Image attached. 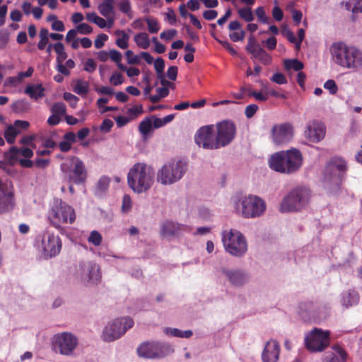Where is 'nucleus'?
I'll return each mask as SVG.
<instances>
[{"label":"nucleus","instance_id":"obj_61","mask_svg":"<svg viewBox=\"0 0 362 362\" xmlns=\"http://www.w3.org/2000/svg\"><path fill=\"white\" fill-rule=\"evenodd\" d=\"M112 127V121L110 119H105L100 127V130L103 132L107 133L111 130Z\"/></svg>","mask_w":362,"mask_h":362},{"label":"nucleus","instance_id":"obj_15","mask_svg":"<svg viewBox=\"0 0 362 362\" xmlns=\"http://www.w3.org/2000/svg\"><path fill=\"white\" fill-rule=\"evenodd\" d=\"M293 136L294 129L291 123L276 124L272 127V141L277 146H282L290 143Z\"/></svg>","mask_w":362,"mask_h":362},{"label":"nucleus","instance_id":"obj_17","mask_svg":"<svg viewBox=\"0 0 362 362\" xmlns=\"http://www.w3.org/2000/svg\"><path fill=\"white\" fill-rule=\"evenodd\" d=\"M62 249L60 238L54 233H46L41 240L39 250L45 259H49L59 254Z\"/></svg>","mask_w":362,"mask_h":362},{"label":"nucleus","instance_id":"obj_32","mask_svg":"<svg viewBox=\"0 0 362 362\" xmlns=\"http://www.w3.org/2000/svg\"><path fill=\"white\" fill-rule=\"evenodd\" d=\"M64 140L59 142V149L63 152H67L71 149L72 144L76 141V134L72 132H68L64 135Z\"/></svg>","mask_w":362,"mask_h":362},{"label":"nucleus","instance_id":"obj_25","mask_svg":"<svg viewBox=\"0 0 362 362\" xmlns=\"http://www.w3.org/2000/svg\"><path fill=\"white\" fill-rule=\"evenodd\" d=\"M33 156V150L29 148H21L13 146L6 153V158L10 162H14L23 156L26 158H30Z\"/></svg>","mask_w":362,"mask_h":362},{"label":"nucleus","instance_id":"obj_43","mask_svg":"<svg viewBox=\"0 0 362 362\" xmlns=\"http://www.w3.org/2000/svg\"><path fill=\"white\" fill-rule=\"evenodd\" d=\"M110 58L117 64V66L119 69H125V66L121 63L122 55L119 51L116 49H111L110 51Z\"/></svg>","mask_w":362,"mask_h":362},{"label":"nucleus","instance_id":"obj_45","mask_svg":"<svg viewBox=\"0 0 362 362\" xmlns=\"http://www.w3.org/2000/svg\"><path fill=\"white\" fill-rule=\"evenodd\" d=\"M133 203L129 195L125 194L122 198L121 211L123 214L129 213L132 209Z\"/></svg>","mask_w":362,"mask_h":362},{"label":"nucleus","instance_id":"obj_59","mask_svg":"<svg viewBox=\"0 0 362 362\" xmlns=\"http://www.w3.org/2000/svg\"><path fill=\"white\" fill-rule=\"evenodd\" d=\"M271 81L279 84H286L287 83V79L286 76L281 73H276L271 77Z\"/></svg>","mask_w":362,"mask_h":362},{"label":"nucleus","instance_id":"obj_52","mask_svg":"<svg viewBox=\"0 0 362 362\" xmlns=\"http://www.w3.org/2000/svg\"><path fill=\"white\" fill-rule=\"evenodd\" d=\"M125 56L129 64H139L140 63L141 56L135 55L133 51L130 49L126 51Z\"/></svg>","mask_w":362,"mask_h":362},{"label":"nucleus","instance_id":"obj_51","mask_svg":"<svg viewBox=\"0 0 362 362\" xmlns=\"http://www.w3.org/2000/svg\"><path fill=\"white\" fill-rule=\"evenodd\" d=\"M143 112V107L141 105H134L130 107L127 111L132 120L136 119L139 115L142 114Z\"/></svg>","mask_w":362,"mask_h":362},{"label":"nucleus","instance_id":"obj_37","mask_svg":"<svg viewBox=\"0 0 362 362\" xmlns=\"http://www.w3.org/2000/svg\"><path fill=\"white\" fill-rule=\"evenodd\" d=\"M150 117L143 119L139 125V131L144 138H146L153 130V124Z\"/></svg>","mask_w":362,"mask_h":362},{"label":"nucleus","instance_id":"obj_12","mask_svg":"<svg viewBox=\"0 0 362 362\" xmlns=\"http://www.w3.org/2000/svg\"><path fill=\"white\" fill-rule=\"evenodd\" d=\"M305 345L311 352H322L330 344V332L314 328L305 334Z\"/></svg>","mask_w":362,"mask_h":362},{"label":"nucleus","instance_id":"obj_62","mask_svg":"<svg viewBox=\"0 0 362 362\" xmlns=\"http://www.w3.org/2000/svg\"><path fill=\"white\" fill-rule=\"evenodd\" d=\"M324 88L328 90L331 94H335L337 92V86L334 80H328L324 84Z\"/></svg>","mask_w":362,"mask_h":362},{"label":"nucleus","instance_id":"obj_44","mask_svg":"<svg viewBox=\"0 0 362 362\" xmlns=\"http://www.w3.org/2000/svg\"><path fill=\"white\" fill-rule=\"evenodd\" d=\"M110 178L107 176H102L98 181L96 189L98 192L106 191L110 185Z\"/></svg>","mask_w":362,"mask_h":362},{"label":"nucleus","instance_id":"obj_3","mask_svg":"<svg viewBox=\"0 0 362 362\" xmlns=\"http://www.w3.org/2000/svg\"><path fill=\"white\" fill-rule=\"evenodd\" d=\"M232 204L235 213L245 218L261 217L267 209L265 201L254 194L236 195L232 198Z\"/></svg>","mask_w":362,"mask_h":362},{"label":"nucleus","instance_id":"obj_63","mask_svg":"<svg viewBox=\"0 0 362 362\" xmlns=\"http://www.w3.org/2000/svg\"><path fill=\"white\" fill-rule=\"evenodd\" d=\"M165 63L162 58H157L154 61V68L158 75L162 74L164 70Z\"/></svg>","mask_w":362,"mask_h":362},{"label":"nucleus","instance_id":"obj_57","mask_svg":"<svg viewBox=\"0 0 362 362\" xmlns=\"http://www.w3.org/2000/svg\"><path fill=\"white\" fill-rule=\"evenodd\" d=\"M245 37L243 30H236L229 34V37L233 42L243 41Z\"/></svg>","mask_w":362,"mask_h":362},{"label":"nucleus","instance_id":"obj_55","mask_svg":"<svg viewBox=\"0 0 362 362\" xmlns=\"http://www.w3.org/2000/svg\"><path fill=\"white\" fill-rule=\"evenodd\" d=\"M64 99L67 101L73 108L76 107L78 102V98L71 93L66 92L63 95Z\"/></svg>","mask_w":362,"mask_h":362},{"label":"nucleus","instance_id":"obj_18","mask_svg":"<svg viewBox=\"0 0 362 362\" xmlns=\"http://www.w3.org/2000/svg\"><path fill=\"white\" fill-rule=\"evenodd\" d=\"M214 128L218 148L228 146L235 139L236 127L233 122L222 121L218 122Z\"/></svg>","mask_w":362,"mask_h":362},{"label":"nucleus","instance_id":"obj_42","mask_svg":"<svg viewBox=\"0 0 362 362\" xmlns=\"http://www.w3.org/2000/svg\"><path fill=\"white\" fill-rule=\"evenodd\" d=\"M284 65L286 69H293L299 71L303 69V64L298 59H286L284 60Z\"/></svg>","mask_w":362,"mask_h":362},{"label":"nucleus","instance_id":"obj_19","mask_svg":"<svg viewBox=\"0 0 362 362\" xmlns=\"http://www.w3.org/2000/svg\"><path fill=\"white\" fill-rule=\"evenodd\" d=\"M219 272L228 282L234 287H242L250 280V274L243 269L222 267Z\"/></svg>","mask_w":362,"mask_h":362},{"label":"nucleus","instance_id":"obj_40","mask_svg":"<svg viewBox=\"0 0 362 362\" xmlns=\"http://www.w3.org/2000/svg\"><path fill=\"white\" fill-rule=\"evenodd\" d=\"M54 49L56 52L57 56V64H63L67 57V54L64 51V46L61 42H57L54 45Z\"/></svg>","mask_w":362,"mask_h":362},{"label":"nucleus","instance_id":"obj_56","mask_svg":"<svg viewBox=\"0 0 362 362\" xmlns=\"http://www.w3.org/2000/svg\"><path fill=\"white\" fill-rule=\"evenodd\" d=\"M76 29L77 32L81 35H88L93 32L92 27L85 23L78 24Z\"/></svg>","mask_w":362,"mask_h":362},{"label":"nucleus","instance_id":"obj_38","mask_svg":"<svg viewBox=\"0 0 362 362\" xmlns=\"http://www.w3.org/2000/svg\"><path fill=\"white\" fill-rule=\"evenodd\" d=\"M86 18L87 21L96 24L100 28H105L107 27L106 21L94 12L87 13L86 14Z\"/></svg>","mask_w":362,"mask_h":362},{"label":"nucleus","instance_id":"obj_48","mask_svg":"<svg viewBox=\"0 0 362 362\" xmlns=\"http://www.w3.org/2000/svg\"><path fill=\"white\" fill-rule=\"evenodd\" d=\"M144 21L148 25V30L151 33H156L160 30V27L158 22L152 18H146Z\"/></svg>","mask_w":362,"mask_h":362},{"label":"nucleus","instance_id":"obj_16","mask_svg":"<svg viewBox=\"0 0 362 362\" xmlns=\"http://www.w3.org/2000/svg\"><path fill=\"white\" fill-rule=\"evenodd\" d=\"M196 144L204 149L215 150L218 148L214 125L200 127L194 136Z\"/></svg>","mask_w":362,"mask_h":362},{"label":"nucleus","instance_id":"obj_64","mask_svg":"<svg viewBox=\"0 0 362 362\" xmlns=\"http://www.w3.org/2000/svg\"><path fill=\"white\" fill-rule=\"evenodd\" d=\"M272 16L274 19L278 22L282 21L284 18V13L282 10L278 6H275L272 9Z\"/></svg>","mask_w":362,"mask_h":362},{"label":"nucleus","instance_id":"obj_60","mask_svg":"<svg viewBox=\"0 0 362 362\" xmlns=\"http://www.w3.org/2000/svg\"><path fill=\"white\" fill-rule=\"evenodd\" d=\"M108 40V36L106 34L102 33L98 35L95 40L94 45L97 49L103 47L105 45V42Z\"/></svg>","mask_w":362,"mask_h":362},{"label":"nucleus","instance_id":"obj_31","mask_svg":"<svg viewBox=\"0 0 362 362\" xmlns=\"http://www.w3.org/2000/svg\"><path fill=\"white\" fill-rule=\"evenodd\" d=\"M341 5L353 14L362 13V0H346Z\"/></svg>","mask_w":362,"mask_h":362},{"label":"nucleus","instance_id":"obj_49","mask_svg":"<svg viewBox=\"0 0 362 362\" xmlns=\"http://www.w3.org/2000/svg\"><path fill=\"white\" fill-rule=\"evenodd\" d=\"M102 235L97 230L91 231L88 238V241L95 246H99L102 243Z\"/></svg>","mask_w":362,"mask_h":362},{"label":"nucleus","instance_id":"obj_23","mask_svg":"<svg viewBox=\"0 0 362 362\" xmlns=\"http://www.w3.org/2000/svg\"><path fill=\"white\" fill-rule=\"evenodd\" d=\"M186 230L185 226L172 221H165L160 226V234L164 238L178 235Z\"/></svg>","mask_w":362,"mask_h":362},{"label":"nucleus","instance_id":"obj_41","mask_svg":"<svg viewBox=\"0 0 362 362\" xmlns=\"http://www.w3.org/2000/svg\"><path fill=\"white\" fill-rule=\"evenodd\" d=\"M239 17L245 22L250 23L254 21L255 16L250 7H243L238 9Z\"/></svg>","mask_w":362,"mask_h":362},{"label":"nucleus","instance_id":"obj_35","mask_svg":"<svg viewBox=\"0 0 362 362\" xmlns=\"http://www.w3.org/2000/svg\"><path fill=\"white\" fill-rule=\"evenodd\" d=\"M334 352L329 354L324 362H343L346 358V353L340 347H335Z\"/></svg>","mask_w":362,"mask_h":362},{"label":"nucleus","instance_id":"obj_58","mask_svg":"<svg viewBox=\"0 0 362 362\" xmlns=\"http://www.w3.org/2000/svg\"><path fill=\"white\" fill-rule=\"evenodd\" d=\"M177 33V32L176 30H175V29H170V30H168L163 31L160 34V37L162 40L168 41V40H170L173 39L176 36Z\"/></svg>","mask_w":362,"mask_h":362},{"label":"nucleus","instance_id":"obj_30","mask_svg":"<svg viewBox=\"0 0 362 362\" xmlns=\"http://www.w3.org/2000/svg\"><path fill=\"white\" fill-rule=\"evenodd\" d=\"M134 41L136 46L143 49H147L151 45V40L149 35L145 32H141L136 34L134 36Z\"/></svg>","mask_w":362,"mask_h":362},{"label":"nucleus","instance_id":"obj_34","mask_svg":"<svg viewBox=\"0 0 362 362\" xmlns=\"http://www.w3.org/2000/svg\"><path fill=\"white\" fill-rule=\"evenodd\" d=\"M44 88L41 84L28 85L25 93L35 100H38L43 96Z\"/></svg>","mask_w":362,"mask_h":362},{"label":"nucleus","instance_id":"obj_4","mask_svg":"<svg viewBox=\"0 0 362 362\" xmlns=\"http://www.w3.org/2000/svg\"><path fill=\"white\" fill-rule=\"evenodd\" d=\"M47 218L50 224L59 229L62 225L73 224L76 214L72 206L60 199H55L50 204Z\"/></svg>","mask_w":362,"mask_h":362},{"label":"nucleus","instance_id":"obj_33","mask_svg":"<svg viewBox=\"0 0 362 362\" xmlns=\"http://www.w3.org/2000/svg\"><path fill=\"white\" fill-rule=\"evenodd\" d=\"M163 332L168 336L185 339L190 338L193 335V332L192 330L182 331L179 329L172 327H165L164 328Z\"/></svg>","mask_w":362,"mask_h":362},{"label":"nucleus","instance_id":"obj_7","mask_svg":"<svg viewBox=\"0 0 362 362\" xmlns=\"http://www.w3.org/2000/svg\"><path fill=\"white\" fill-rule=\"evenodd\" d=\"M310 197V191L308 188L296 187L283 198L280 211L283 213L299 211L308 206Z\"/></svg>","mask_w":362,"mask_h":362},{"label":"nucleus","instance_id":"obj_24","mask_svg":"<svg viewBox=\"0 0 362 362\" xmlns=\"http://www.w3.org/2000/svg\"><path fill=\"white\" fill-rule=\"evenodd\" d=\"M284 151L273 153L268 159L269 167L274 171L285 174Z\"/></svg>","mask_w":362,"mask_h":362},{"label":"nucleus","instance_id":"obj_39","mask_svg":"<svg viewBox=\"0 0 362 362\" xmlns=\"http://www.w3.org/2000/svg\"><path fill=\"white\" fill-rule=\"evenodd\" d=\"M20 134V130L17 129L15 127L8 125L4 132V137L6 141L12 144L16 141V137Z\"/></svg>","mask_w":362,"mask_h":362},{"label":"nucleus","instance_id":"obj_36","mask_svg":"<svg viewBox=\"0 0 362 362\" xmlns=\"http://www.w3.org/2000/svg\"><path fill=\"white\" fill-rule=\"evenodd\" d=\"M73 90L78 95H86L89 90V83L83 79H78L74 81Z\"/></svg>","mask_w":362,"mask_h":362},{"label":"nucleus","instance_id":"obj_46","mask_svg":"<svg viewBox=\"0 0 362 362\" xmlns=\"http://www.w3.org/2000/svg\"><path fill=\"white\" fill-rule=\"evenodd\" d=\"M10 34L6 29L0 30V49H5L9 42Z\"/></svg>","mask_w":362,"mask_h":362},{"label":"nucleus","instance_id":"obj_2","mask_svg":"<svg viewBox=\"0 0 362 362\" xmlns=\"http://www.w3.org/2000/svg\"><path fill=\"white\" fill-rule=\"evenodd\" d=\"M155 180V172L152 167L144 163H135L127 174V184L136 194L149 190Z\"/></svg>","mask_w":362,"mask_h":362},{"label":"nucleus","instance_id":"obj_21","mask_svg":"<svg viewBox=\"0 0 362 362\" xmlns=\"http://www.w3.org/2000/svg\"><path fill=\"white\" fill-rule=\"evenodd\" d=\"M326 128L323 123L317 120L308 122L303 132L304 137L310 142L319 143L325 136Z\"/></svg>","mask_w":362,"mask_h":362},{"label":"nucleus","instance_id":"obj_20","mask_svg":"<svg viewBox=\"0 0 362 362\" xmlns=\"http://www.w3.org/2000/svg\"><path fill=\"white\" fill-rule=\"evenodd\" d=\"M285 174H292L298 171L303 165L301 152L295 148L284 151Z\"/></svg>","mask_w":362,"mask_h":362},{"label":"nucleus","instance_id":"obj_47","mask_svg":"<svg viewBox=\"0 0 362 362\" xmlns=\"http://www.w3.org/2000/svg\"><path fill=\"white\" fill-rule=\"evenodd\" d=\"M255 14L259 22L267 24L269 22V18L267 16L263 6H258L255 9Z\"/></svg>","mask_w":362,"mask_h":362},{"label":"nucleus","instance_id":"obj_1","mask_svg":"<svg viewBox=\"0 0 362 362\" xmlns=\"http://www.w3.org/2000/svg\"><path fill=\"white\" fill-rule=\"evenodd\" d=\"M332 59L338 66L357 72L362 70V51L355 46L341 42L330 47Z\"/></svg>","mask_w":362,"mask_h":362},{"label":"nucleus","instance_id":"obj_50","mask_svg":"<svg viewBox=\"0 0 362 362\" xmlns=\"http://www.w3.org/2000/svg\"><path fill=\"white\" fill-rule=\"evenodd\" d=\"M51 111L59 117L64 116L66 114V106L62 103H57L52 106Z\"/></svg>","mask_w":362,"mask_h":362},{"label":"nucleus","instance_id":"obj_54","mask_svg":"<svg viewBox=\"0 0 362 362\" xmlns=\"http://www.w3.org/2000/svg\"><path fill=\"white\" fill-rule=\"evenodd\" d=\"M124 82V78L123 76L117 71H115L112 74L110 78V83L115 86H119L122 84Z\"/></svg>","mask_w":362,"mask_h":362},{"label":"nucleus","instance_id":"obj_9","mask_svg":"<svg viewBox=\"0 0 362 362\" xmlns=\"http://www.w3.org/2000/svg\"><path fill=\"white\" fill-rule=\"evenodd\" d=\"M134 322L129 317H122L109 322L104 327L101 337L103 341L112 342L123 336Z\"/></svg>","mask_w":362,"mask_h":362},{"label":"nucleus","instance_id":"obj_13","mask_svg":"<svg viewBox=\"0 0 362 362\" xmlns=\"http://www.w3.org/2000/svg\"><path fill=\"white\" fill-rule=\"evenodd\" d=\"M54 350L62 355H71L78 345V339L70 332H61L54 335L52 341Z\"/></svg>","mask_w":362,"mask_h":362},{"label":"nucleus","instance_id":"obj_29","mask_svg":"<svg viewBox=\"0 0 362 362\" xmlns=\"http://www.w3.org/2000/svg\"><path fill=\"white\" fill-rule=\"evenodd\" d=\"M115 35L117 37L116 45L120 49H127L129 47V34L124 30H117L115 31Z\"/></svg>","mask_w":362,"mask_h":362},{"label":"nucleus","instance_id":"obj_27","mask_svg":"<svg viewBox=\"0 0 362 362\" xmlns=\"http://www.w3.org/2000/svg\"><path fill=\"white\" fill-rule=\"evenodd\" d=\"M245 49L252 54V58L254 59H256L262 54V52H264L252 35L249 37Z\"/></svg>","mask_w":362,"mask_h":362},{"label":"nucleus","instance_id":"obj_10","mask_svg":"<svg viewBox=\"0 0 362 362\" xmlns=\"http://www.w3.org/2000/svg\"><path fill=\"white\" fill-rule=\"evenodd\" d=\"M173 352V345L160 341L144 342L137 348L138 355L146 358H161Z\"/></svg>","mask_w":362,"mask_h":362},{"label":"nucleus","instance_id":"obj_53","mask_svg":"<svg viewBox=\"0 0 362 362\" xmlns=\"http://www.w3.org/2000/svg\"><path fill=\"white\" fill-rule=\"evenodd\" d=\"M117 4L121 12L129 16L131 12V3L129 0H118Z\"/></svg>","mask_w":362,"mask_h":362},{"label":"nucleus","instance_id":"obj_6","mask_svg":"<svg viewBox=\"0 0 362 362\" xmlns=\"http://www.w3.org/2000/svg\"><path fill=\"white\" fill-rule=\"evenodd\" d=\"M221 241L227 253L235 257H242L247 252L248 244L245 236L237 229L225 230L221 233Z\"/></svg>","mask_w":362,"mask_h":362},{"label":"nucleus","instance_id":"obj_5","mask_svg":"<svg viewBox=\"0 0 362 362\" xmlns=\"http://www.w3.org/2000/svg\"><path fill=\"white\" fill-rule=\"evenodd\" d=\"M187 170V165L185 161L171 160L158 170L156 181L164 186L172 185L183 177Z\"/></svg>","mask_w":362,"mask_h":362},{"label":"nucleus","instance_id":"obj_22","mask_svg":"<svg viewBox=\"0 0 362 362\" xmlns=\"http://www.w3.org/2000/svg\"><path fill=\"white\" fill-rule=\"evenodd\" d=\"M279 343L274 339L267 341L261 354L262 362H277L280 355Z\"/></svg>","mask_w":362,"mask_h":362},{"label":"nucleus","instance_id":"obj_11","mask_svg":"<svg viewBox=\"0 0 362 362\" xmlns=\"http://www.w3.org/2000/svg\"><path fill=\"white\" fill-rule=\"evenodd\" d=\"M61 169L70 182L81 184L86 178V171L83 162L75 156L67 158L61 164Z\"/></svg>","mask_w":362,"mask_h":362},{"label":"nucleus","instance_id":"obj_14","mask_svg":"<svg viewBox=\"0 0 362 362\" xmlns=\"http://www.w3.org/2000/svg\"><path fill=\"white\" fill-rule=\"evenodd\" d=\"M76 274L81 281L86 285L96 284L101 279L99 266L91 261L80 262Z\"/></svg>","mask_w":362,"mask_h":362},{"label":"nucleus","instance_id":"obj_28","mask_svg":"<svg viewBox=\"0 0 362 362\" xmlns=\"http://www.w3.org/2000/svg\"><path fill=\"white\" fill-rule=\"evenodd\" d=\"M114 0H104L98 6L100 13L103 17L115 16V11L114 6Z\"/></svg>","mask_w":362,"mask_h":362},{"label":"nucleus","instance_id":"obj_26","mask_svg":"<svg viewBox=\"0 0 362 362\" xmlns=\"http://www.w3.org/2000/svg\"><path fill=\"white\" fill-rule=\"evenodd\" d=\"M359 301V295L355 290H348L341 295V304L345 308L356 305Z\"/></svg>","mask_w":362,"mask_h":362},{"label":"nucleus","instance_id":"obj_8","mask_svg":"<svg viewBox=\"0 0 362 362\" xmlns=\"http://www.w3.org/2000/svg\"><path fill=\"white\" fill-rule=\"evenodd\" d=\"M346 170V162L341 158H333L327 164L322 177L325 187L338 188Z\"/></svg>","mask_w":362,"mask_h":362}]
</instances>
